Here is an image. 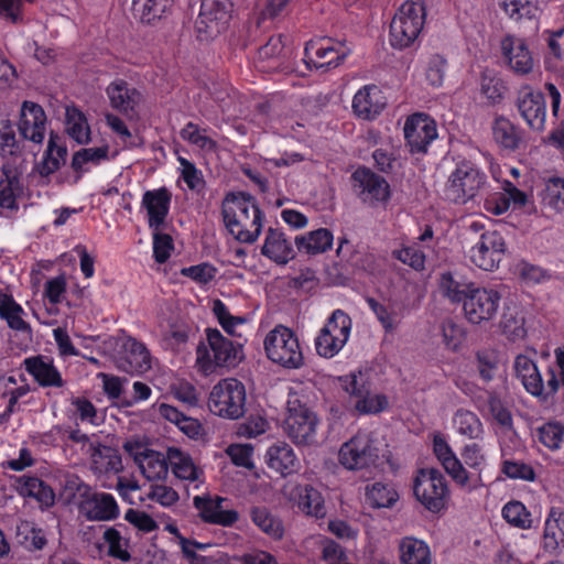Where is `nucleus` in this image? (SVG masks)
I'll return each mask as SVG.
<instances>
[{"mask_svg": "<svg viewBox=\"0 0 564 564\" xmlns=\"http://www.w3.org/2000/svg\"><path fill=\"white\" fill-rule=\"evenodd\" d=\"M223 497L195 496L193 499L194 507L198 510L199 517L207 523L218 524L223 527H231L239 519L236 510H225Z\"/></svg>", "mask_w": 564, "mask_h": 564, "instance_id": "nucleus-21", "label": "nucleus"}, {"mask_svg": "<svg viewBox=\"0 0 564 564\" xmlns=\"http://www.w3.org/2000/svg\"><path fill=\"white\" fill-rule=\"evenodd\" d=\"M107 154L108 147L82 149L74 153L72 159V167L77 173H83L87 170L85 169L87 163L98 164L102 160L107 159Z\"/></svg>", "mask_w": 564, "mask_h": 564, "instance_id": "nucleus-51", "label": "nucleus"}, {"mask_svg": "<svg viewBox=\"0 0 564 564\" xmlns=\"http://www.w3.org/2000/svg\"><path fill=\"white\" fill-rule=\"evenodd\" d=\"M440 288L443 294L453 303H463L469 292V283L462 285L457 282L451 272H444L440 279Z\"/></svg>", "mask_w": 564, "mask_h": 564, "instance_id": "nucleus-52", "label": "nucleus"}, {"mask_svg": "<svg viewBox=\"0 0 564 564\" xmlns=\"http://www.w3.org/2000/svg\"><path fill=\"white\" fill-rule=\"evenodd\" d=\"M480 87L481 94L492 104L499 102L506 91V87L500 78L486 74L481 76Z\"/></svg>", "mask_w": 564, "mask_h": 564, "instance_id": "nucleus-64", "label": "nucleus"}, {"mask_svg": "<svg viewBox=\"0 0 564 564\" xmlns=\"http://www.w3.org/2000/svg\"><path fill=\"white\" fill-rule=\"evenodd\" d=\"M66 131L79 144L90 141V128L87 119L76 107L66 108Z\"/></svg>", "mask_w": 564, "mask_h": 564, "instance_id": "nucleus-41", "label": "nucleus"}, {"mask_svg": "<svg viewBox=\"0 0 564 564\" xmlns=\"http://www.w3.org/2000/svg\"><path fill=\"white\" fill-rule=\"evenodd\" d=\"M413 491L416 499L432 512H438L446 506L447 482L438 469H421L415 477Z\"/></svg>", "mask_w": 564, "mask_h": 564, "instance_id": "nucleus-9", "label": "nucleus"}, {"mask_svg": "<svg viewBox=\"0 0 564 564\" xmlns=\"http://www.w3.org/2000/svg\"><path fill=\"white\" fill-rule=\"evenodd\" d=\"M404 137L411 153H425L437 137L436 124L427 116L415 113L405 121Z\"/></svg>", "mask_w": 564, "mask_h": 564, "instance_id": "nucleus-15", "label": "nucleus"}, {"mask_svg": "<svg viewBox=\"0 0 564 564\" xmlns=\"http://www.w3.org/2000/svg\"><path fill=\"white\" fill-rule=\"evenodd\" d=\"M344 389L350 395L357 398L355 409L364 414L378 413L386 409L388 401L382 394H371L362 375L352 373L344 379Z\"/></svg>", "mask_w": 564, "mask_h": 564, "instance_id": "nucleus-16", "label": "nucleus"}, {"mask_svg": "<svg viewBox=\"0 0 564 564\" xmlns=\"http://www.w3.org/2000/svg\"><path fill=\"white\" fill-rule=\"evenodd\" d=\"M351 177L354 188L364 202L373 204L389 198V185L380 175L368 169H358Z\"/></svg>", "mask_w": 564, "mask_h": 564, "instance_id": "nucleus-17", "label": "nucleus"}, {"mask_svg": "<svg viewBox=\"0 0 564 564\" xmlns=\"http://www.w3.org/2000/svg\"><path fill=\"white\" fill-rule=\"evenodd\" d=\"M347 56L343 45L334 46L330 41L310 42L305 47V62L316 69L337 67Z\"/></svg>", "mask_w": 564, "mask_h": 564, "instance_id": "nucleus-22", "label": "nucleus"}, {"mask_svg": "<svg viewBox=\"0 0 564 564\" xmlns=\"http://www.w3.org/2000/svg\"><path fill=\"white\" fill-rule=\"evenodd\" d=\"M380 460V449L371 432L358 431L352 437L341 444L338 462L347 470H364L377 467Z\"/></svg>", "mask_w": 564, "mask_h": 564, "instance_id": "nucleus-5", "label": "nucleus"}, {"mask_svg": "<svg viewBox=\"0 0 564 564\" xmlns=\"http://www.w3.org/2000/svg\"><path fill=\"white\" fill-rule=\"evenodd\" d=\"M223 217L229 232L240 242L252 243L261 234L262 213L249 194H228L223 202Z\"/></svg>", "mask_w": 564, "mask_h": 564, "instance_id": "nucleus-1", "label": "nucleus"}, {"mask_svg": "<svg viewBox=\"0 0 564 564\" xmlns=\"http://www.w3.org/2000/svg\"><path fill=\"white\" fill-rule=\"evenodd\" d=\"M540 442L547 448L555 451L564 437V427L557 423H545L538 430Z\"/></svg>", "mask_w": 564, "mask_h": 564, "instance_id": "nucleus-58", "label": "nucleus"}, {"mask_svg": "<svg viewBox=\"0 0 564 564\" xmlns=\"http://www.w3.org/2000/svg\"><path fill=\"white\" fill-rule=\"evenodd\" d=\"M521 383L530 394L546 400L557 391L560 381L555 371L550 368L546 371V383L539 370H535V375L527 376Z\"/></svg>", "mask_w": 564, "mask_h": 564, "instance_id": "nucleus-36", "label": "nucleus"}, {"mask_svg": "<svg viewBox=\"0 0 564 564\" xmlns=\"http://www.w3.org/2000/svg\"><path fill=\"white\" fill-rule=\"evenodd\" d=\"M505 520L520 529H528L531 527V514L520 501H510L502 509Z\"/></svg>", "mask_w": 564, "mask_h": 564, "instance_id": "nucleus-54", "label": "nucleus"}, {"mask_svg": "<svg viewBox=\"0 0 564 564\" xmlns=\"http://www.w3.org/2000/svg\"><path fill=\"white\" fill-rule=\"evenodd\" d=\"M398 498V492L389 484L375 482L366 487V499L373 508H390Z\"/></svg>", "mask_w": 564, "mask_h": 564, "instance_id": "nucleus-46", "label": "nucleus"}, {"mask_svg": "<svg viewBox=\"0 0 564 564\" xmlns=\"http://www.w3.org/2000/svg\"><path fill=\"white\" fill-rule=\"evenodd\" d=\"M13 487L20 496L34 498L44 508L55 503L53 489L40 478L24 475L13 477Z\"/></svg>", "mask_w": 564, "mask_h": 564, "instance_id": "nucleus-27", "label": "nucleus"}, {"mask_svg": "<svg viewBox=\"0 0 564 564\" xmlns=\"http://www.w3.org/2000/svg\"><path fill=\"white\" fill-rule=\"evenodd\" d=\"M171 204V193L165 188L147 191L142 197V207L149 217V227L159 230L165 223Z\"/></svg>", "mask_w": 564, "mask_h": 564, "instance_id": "nucleus-23", "label": "nucleus"}, {"mask_svg": "<svg viewBox=\"0 0 564 564\" xmlns=\"http://www.w3.org/2000/svg\"><path fill=\"white\" fill-rule=\"evenodd\" d=\"M393 257L416 271H422L425 268V254L416 246L394 250Z\"/></svg>", "mask_w": 564, "mask_h": 564, "instance_id": "nucleus-62", "label": "nucleus"}, {"mask_svg": "<svg viewBox=\"0 0 564 564\" xmlns=\"http://www.w3.org/2000/svg\"><path fill=\"white\" fill-rule=\"evenodd\" d=\"M433 451L437 459L452 479L460 487L469 485V474L455 456L452 448L444 437L435 435L433 440Z\"/></svg>", "mask_w": 564, "mask_h": 564, "instance_id": "nucleus-24", "label": "nucleus"}, {"mask_svg": "<svg viewBox=\"0 0 564 564\" xmlns=\"http://www.w3.org/2000/svg\"><path fill=\"white\" fill-rule=\"evenodd\" d=\"M542 203L556 212H564V178L553 177L546 182Z\"/></svg>", "mask_w": 564, "mask_h": 564, "instance_id": "nucleus-49", "label": "nucleus"}, {"mask_svg": "<svg viewBox=\"0 0 564 564\" xmlns=\"http://www.w3.org/2000/svg\"><path fill=\"white\" fill-rule=\"evenodd\" d=\"M206 338L213 357L203 343L196 349V365L203 373H213L217 367H235L241 361L240 344H234L216 328H207Z\"/></svg>", "mask_w": 564, "mask_h": 564, "instance_id": "nucleus-2", "label": "nucleus"}, {"mask_svg": "<svg viewBox=\"0 0 564 564\" xmlns=\"http://www.w3.org/2000/svg\"><path fill=\"white\" fill-rule=\"evenodd\" d=\"M316 415L297 400L289 402L288 416L284 421V432L297 445H311L315 442Z\"/></svg>", "mask_w": 564, "mask_h": 564, "instance_id": "nucleus-11", "label": "nucleus"}, {"mask_svg": "<svg viewBox=\"0 0 564 564\" xmlns=\"http://www.w3.org/2000/svg\"><path fill=\"white\" fill-rule=\"evenodd\" d=\"M265 457L268 466L282 476L299 470L300 462L293 448L286 443H278L269 447Z\"/></svg>", "mask_w": 564, "mask_h": 564, "instance_id": "nucleus-31", "label": "nucleus"}, {"mask_svg": "<svg viewBox=\"0 0 564 564\" xmlns=\"http://www.w3.org/2000/svg\"><path fill=\"white\" fill-rule=\"evenodd\" d=\"M106 94L110 106L127 117L137 116V109L142 101V94L123 79L111 82Z\"/></svg>", "mask_w": 564, "mask_h": 564, "instance_id": "nucleus-19", "label": "nucleus"}, {"mask_svg": "<svg viewBox=\"0 0 564 564\" xmlns=\"http://www.w3.org/2000/svg\"><path fill=\"white\" fill-rule=\"evenodd\" d=\"M501 470L507 477L512 479H522L528 481H533L535 479V471L532 466L520 460H503Z\"/></svg>", "mask_w": 564, "mask_h": 564, "instance_id": "nucleus-63", "label": "nucleus"}, {"mask_svg": "<svg viewBox=\"0 0 564 564\" xmlns=\"http://www.w3.org/2000/svg\"><path fill=\"white\" fill-rule=\"evenodd\" d=\"M492 134L495 141L508 150H516L521 142L518 129L505 117L496 118L492 124Z\"/></svg>", "mask_w": 564, "mask_h": 564, "instance_id": "nucleus-43", "label": "nucleus"}, {"mask_svg": "<svg viewBox=\"0 0 564 564\" xmlns=\"http://www.w3.org/2000/svg\"><path fill=\"white\" fill-rule=\"evenodd\" d=\"M135 464L142 475L150 481L164 479L169 471L165 456L153 449H145L143 455H138Z\"/></svg>", "mask_w": 564, "mask_h": 564, "instance_id": "nucleus-33", "label": "nucleus"}, {"mask_svg": "<svg viewBox=\"0 0 564 564\" xmlns=\"http://www.w3.org/2000/svg\"><path fill=\"white\" fill-rule=\"evenodd\" d=\"M443 340L451 350H457L465 339V330L462 325L451 318L442 324Z\"/></svg>", "mask_w": 564, "mask_h": 564, "instance_id": "nucleus-60", "label": "nucleus"}, {"mask_svg": "<svg viewBox=\"0 0 564 564\" xmlns=\"http://www.w3.org/2000/svg\"><path fill=\"white\" fill-rule=\"evenodd\" d=\"M501 53L509 69L518 76L533 72L535 61L525 41L514 35L501 40Z\"/></svg>", "mask_w": 564, "mask_h": 564, "instance_id": "nucleus-14", "label": "nucleus"}, {"mask_svg": "<svg viewBox=\"0 0 564 564\" xmlns=\"http://www.w3.org/2000/svg\"><path fill=\"white\" fill-rule=\"evenodd\" d=\"M267 356L273 362L299 369L304 365V356L297 336L288 327L276 326L264 339Z\"/></svg>", "mask_w": 564, "mask_h": 564, "instance_id": "nucleus-7", "label": "nucleus"}, {"mask_svg": "<svg viewBox=\"0 0 564 564\" xmlns=\"http://www.w3.org/2000/svg\"><path fill=\"white\" fill-rule=\"evenodd\" d=\"M486 183V174L475 163L462 161L449 174L443 195L451 203L466 204L478 195Z\"/></svg>", "mask_w": 564, "mask_h": 564, "instance_id": "nucleus-3", "label": "nucleus"}, {"mask_svg": "<svg viewBox=\"0 0 564 564\" xmlns=\"http://www.w3.org/2000/svg\"><path fill=\"white\" fill-rule=\"evenodd\" d=\"M191 330L192 328L188 324L182 321H174L162 329V337L169 345L178 346L188 340Z\"/></svg>", "mask_w": 564, "mask_h": 564, "instance_id": "nucleus-59", "label": "nucleus"}, {"mask_svg": "<svg viewBox=\"0 0 564 564\" xmlns=\"http://www.w3.org/2000/svg\"><path fill=\"white\" fill-rule=\"evenodd\" d=\"M250 518L252 522L267 535L274 540L282 539L284 534L282 522L265 507H252L250 510Z\"/></svg>", "mask_w": 564, "mask_h": 564, "instance_id": "nucleus-40", "label": "nucleus"}, {"mask_svg": "<svg viewBox=\"0 0 564 564\" xmlns=\"http://www.w3.org/2000/svg\"><path fill=\"white\" fill-rule=\"evenodd\" d=\"M169 460L174 475L184 480L195 481L199 479L202 470H199L192 458L177 448H169Z\"/></svg>", "mask_w": 564, "mask_h": 564, "instance_id": "nucleus-44", "label": "nucleus"}, {"mask_svg": "<svg viewBox=\"0 0 564 564\" xmlns=\"http://www.w3.org/2000/svg\"><path fill=\"white\" fill-rule=\"evenodd\" d=\"M66 155V148L57 145L55 143L54 135L51 134L47 150L42 162L41 174L48 175L57 171L61 167V164L65 162Z\"/></svg>", "mask_w": 564, "mask_h": 564, "instance_id": "nucleus-50", "label": "nucleus"}, {"mask_svg": "<svg viewBox=\"0 0 564 564\" xmlns=\"http://www.w3.org/2000/svg\"><path fill=\"white\" fill-rule=\"evenodd\" d=\"M502 9L514 20L522 18H532L536 11V7L531 0H502Z\"/></svg>", "mask_w": 564, "mask_h": 564, "instance_id": "nucleus-61", "label": "nucleus"}, {"mask_svg": "<svg viewBox=\"0 0 564 564\" xmlns=\"http://www.w3.org/2000/svg\"><path fill=\"white\" fill-rule=\"evenodd\" d=\"M22 193L19 176L13 172L3 171L0 178V207L11 210L19 208L17 198Z\"/></svg>", "mask_w": 564, "mask_h": 564, "instance_id": "nucleus-42", "label": "nucleus"}, {"mask_svg": "<svg viewBox=\"0 0 564 564\" xmlns=\"http://www.w3.org/2000/svg\"><path fill=\"white\" fill-rule=\"evenodd\" d=\"M175 0H133V14L145 24H155L172 11Z\"/></svg>", "mask_w": 564, "mask_h": 564, "instance_id": "nucleus-32", "label": "nucleus"}, {"mask_svg": "<svg viewBox=\"0 0 564 564\" xmlns=\"http://www.w3.org/2000/svg\"><path fill=\"white\" fill-rule=\"evenodd\" d=\"M346 345L343 339L338 337L329 336L326 332H319L315 338L316 352L324 358H333L336 356L343 347Z\"/></svg>", "mask_w": 564, "mask_h": 564, "instance_id": "nucleus-57", "label": "nucleus"}, {"mask_svg": "<svg viewBox=\"0 0 564 564\" xmlns=\"http://www.w3.org/2000/svg\"><path fill=\"white\" fill-rule=\"evenodd\" d=\"M24 310L18 304L11 294L0 291V317L4 319L8 326L17 332L32 333V328L22 315Z\"/></svg>", "mask_w": 564, "mask_h": 564, "instance_id": "nucleus-34", "label": "nucleus"}, {"mask_svg": "<svg viewBox=\"0 0 564 564\" xmlns=\"http://www.w3.org/2000/svg\"><path fill=\"white\" fill-rule=\"evenodd\" d=\"M261 253L276 264H286L295 257L291 241L276 228H269L261 248Z\"/></svg>", "mask_w": 564, "mask_h": 564, "instance_id": "nucleus-28", "label": "nucleus"}, {"mask_svg": "<svg viewBox=\"0 0 564 564\" xmlns=\"http://www.w3.org/2000/svg\"><path fill=\"white\" fill-rule=\"evenodd\" d=\"M500 301L501 295L495 289L469 283V292L463 304L464 315L473 325H485L496 318Z\"/></svg>", "mask_w": 564, "mask_h": 564, "instance_id": "nucleus-8", "label": "nucleus"}, {"mask_svg": "<svg viewBox=\"0 0 564 564\" xmlns=\"http://www.w3.org/2000/svg\"><path fill=\"white\" fill-rule=\"evenodd\" d=\"M207 404L213 414L237 420L245 414L246 388L235 378L223 379L213 387Z\"/></svg>", "mask_w": 564, "mask_h": 564, "instance_id": "nucleus-6", "label": "nucleus"}, {"mask_svg": "<svg viewBox=\"0 0 564 564\" xmlns=\"http://www.w3.org/2000/svg\"><path fill=\"white\" fill-rule=\"evenodd\" d=\"M507 247L502 235L496 230L485 231L469 251L470 261L481 270L494 271L500 264Z\"/></svg>", "mask_w": 564, "mask_h": 564, "instance_id": "nucleus-12", "label": "nucleus"}, {"mask_svg": "<svg viewBox=\"0 0 564 564\" xmlns=\"http://www.w3.org/2000/svg\"><path fill=\"white\" fill-rule=\"evenodd\" d=\"M351 330V318L343 310H335L319 332L338 337L347 343Z\"/></svg>", "mask_w": 564, "mask_h": 564, "instance_id": "nucleus-48", "label": "nucleus"}, {"mask_svg": "<svg viewBox=\"0 0 564 564\" xmlns=\"http://www.w3.org/2000/svg\"><path fill=\"white\" fill-rule=\"evenodd\" d=\"M453 424L457 433L471 440L479 438L484 432L479 417L469 410H457L453 417Z\"/></svg>", "mask_w": 564, "mask_h": 564, "instance_id": "nucleus-45", "label": "nucleus"}, {"mask_svg": "<svg viewBox=\"0 0 564 564\" xmlns=\"http://www.w3.org/2000/svg\"><path fill=\"white\" fill-rule=\"evenodd\" d=\"M333 234L328 229L319 228L307 235L297 236L295 238V245L299 250H304L310 254H316L328 250L333 245Z\"/></svg>", "mask_w": 564, "mask_h": 564, "instance_id": "nucleus-39", "label": "nucleus"}, {"mask_svg": "<svg viewBox=\"0 0 564 564\" xmlns=\"http://www.w3.org/2000/svg\"><path fill=\"white\" fill-rule=\"evenodd\" d=\"M384 106L382 93L376 85H367L359 89L352 99L354 112L366 120L376 118Z\"/></svg>", "mask_w": 564, "mask_h": 564, "instance_id": "nucleus-25", "label": "nucleus"}, {"mask_svg": "<svg viewBox=\"0 0 564 564\" xmlns=\"http://www.w3.org/2000/svg\"><path fill=\"white\" fill-rule=\"evenodd\" d=\"M502 334L511 341L524 338V318L516 310H506L499 323Z\"/></svg>", "mask_w": 564, "mask_h": 564, "instance_id": "nucleus-47", "label": "nucleus"}, {"mask_svg": "<svg viewBox=\"0 0 564 564\" xmlns=\"http://www.w3.org/2000/svg\"><path fill=\"white\" fill-rule=\"evenodd\" d=\"M46 116L43 108L32 101H24L21 108L18 129L20 135L33 143L40 144L44 140Z\"/></svg>", "mask_w": 564, "mask_h": 564, "instance_id": "nucleus-20", "label": "nucleus"}, {"mask_svg": "<svg viewBox=\"0 0 564 564\" xmlns=\"http://www.w3.org/2000/svg\"><path fill=\"white\" fill-rule=\"evenodd\" d=\"M159 413L165 420L177 425L178 429L191 438H196L202 434V424L199 421L186 416L175 406L162 403L159 405Z\"/></svg>", "mask_w": 564, "mask_h": 564, "instance_id": "nucleus-37", "label": "nucleus"}, {"mask_svg": "<svg viewBox=\"0 0 564 564\" xmlns=\"http://www.w3.org/2000/svg\"><path fill=\"white\" fill-rule=\"evenodd\" d=\"M24 367L42 387L61 388L64 384L59 371L52 361L46 360L43 356L26 358L24 360Z\"/></svg>", "mask_w": 564, "mask_h": 564, "instance_id": "nucleus-30", "label": "nucleus"}, {"mask_svg": "<svg viewBox=\"0 0 564 564\" xmlns=\"http://www.w3.org/2000/svg\"><path fill=\"white\" fill-rule=\"evenodd\" d=\"M232 12L230 0H202L200 11L195 22L198 37L209 41L225 32Z\"/></svg>", "mask_w": 564, "mask_h": 564, "instance_id": "nucleus-10", "label": "nucleus"}, {"mask_svg": "<svg viewBox=\"0 0 564 564\" xmlns=\"http://www.w3.org/2000/svg\"><path fill=\"white\" fill-rule=\"evenodd\" d=\"M117 367L131 375H141L151 369V355L145 345L133 337H128L122 344V355L117 360Z\"/></svg>", "mask_w": 564, "mask_h": 564, "instance_id": "nucleus-18", "label": "nucleus"}, {"mask_svg": "<svg viewBox=\"0 0 564 564\" xmlns=\"http://www.w3.org/2000/svg\"><path fill=\"white\" fill-rule=\"evenodd\" d=\"M104 540L108 545V554L110 556L123 562H128L131 558L130 553L126 549L127 543L116 528H108L104 532Z\"/></svg>", "mask_w": 564, "mask_h": 564, "instance_id": "nucleus-55", "label": "nucleus"}, {"mask_svg": "<svg viewBox=\"0 0 564 564\" xmlns=\"http://www.w3.org/2000/svg\"><path fill=\"white\" fill-rule=\"evenodd\" d=\"M19 535H23L21 543L29 551H41L47 544V539L44 530L32 525L29 522H24L21 527L18 528Z\"/></svg>", "mask_w": 564, "mask_h": 564, "instance_id": "nucleus-53", "label": "nucleus"}, {"mask_svg": "<svg viewBox=\"0 0 564 564\" xmlns=\"http://www.w3.org/2000/svg\"><path fill=\"white\" fill-rule=\"evenodd\" d=\"M487 404L492 419L506 430H512L513 420L511 412L496 393H489Z\"/></svg>", "mask_w": 564, "mask_h": 564, "instance_id": "nucleus-56", "label": "nucleus"}, {"mask_svg": "<svg viewBox=\"0 0 564 564\" xmlns=\"http://www.w3.org/2000/svg\"><path fill=\"white\" fill-rule=\"evenodd\" d=\"M299 508L307 516L322 519L326 516V507L321 492L310 485L299 486Z\"/></svg>", "mask_w": 564, "mask_h": 564, "instance_id": "nucleus-38", "label": "nucleus"}, {"mask_svg": "<svg viewBox=\"0 0 564 564\" xmlns=\"http://www.w3.org/2000/svg\"><path fill=\"white\" fill-rule=\"evenodd\" d=\"M543 550L551 555H558L564 552V512L552 508L545 520Z\"/></svg>", "mask_w": 564, "mask_h": 564, "instance_id": "nucleus-26", "label": "nucleus"}, {"mask_svg": "<svg viewBox=\"0 0 564 564\" xmlns=\"http://www.w3.org/2000/svg\"><path fill=\"white\" fill-rule=\"evenodd\" d=\"M527 124L534 131H542L545 127L546 104L544 95L533 89L530 85H523L518 91L516 101Z\"/></svg>", "mask_w": 564, "mask_h": 564, "instance_id": "nucleus-13", "label": "nucleus"}, {"mask_svg": "<svg viewBox=\"0 0 564 564\" xmlns=\"http://www.w3.org/2000/svg\"><path fill=\"white\" fill-rule=\"evenodd\" d=\"M401 564H431V551L429 545L419 539L405 536L400 545Z\"/></svg>", "mask_w": 564, "mask_h": 564, "instance_id": "nucleus-35", "label": "nucleus"}, {"mask_svg": "<svg viewBox=\"0 0 564 564\" xmlns=\"http://www.w3.org/2000/svg\"><path fill=\"white\" fill-rule=\"evenodd\" d=\"M425 21V7L422 0L405 1L390 24V43L394 48L411 46L419 37Z\"/></svg>", "mask_w": 564, "mask_h": 564, "instance_id": "nucleus-4", "label": "nucleus"}, {"mask_svg": "<svg viewBox=\"0 0 564 564\" xmlns=\"http://www.w3.org/2000/svg\"><path fill=\"white\" fill-rule=\"evenodd\" d=\"M80 514L88 521H112L119 517V507L112 495L98 492L82 507Z\"/></svg>", "mask_w": 564, "mask_h": 564, "instance_id": "nucleus-29", "label": "nucleus"}]
</instances>
